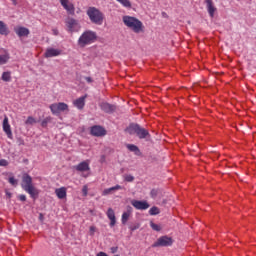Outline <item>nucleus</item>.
I'll return each instance as SVG.
<instances>
[{"mask_svg":"<svg viewBox=\"0 0 256 256\" xmlns=\"http://www.w3.org/2000/svg\"><path fill=\"white\" fill-rule=\"evenodd\" d=\"M87 15L92 23L95 25H103V13L95 7H90L87 10Z\"/></svg>","mask_w":256,"mask_h":256,"instance_id":"39448f33","label":"nucleus"},{"mask_svg":"<svg viewBox=\"0 0 256 256\" xmlns=\"http://www.w3.org/2000/svg\"><path fill=\"white\" fill-rule=\"evenodd\" d=\"M49 108L53 115H60L61 113H64V111H69V105L64 102L53 103Z\"/></svg>","mask_w":256,"mask_h":256,"instance_id":"0eeeda50","label":"nucleus"},{"mask_svg":"<svg viewBox=\"0 0 256 256\" xmlns=\"http://www.w3.org/2000/svg\"><path fill=\"white\" fill-rule=\"evenodd\" d=\"M111 253L115 254L117 251H119V247H112L110 248Z\"/></svg>","mask_w":256,"mask_h":256,"instance_id":"e433bc0d","label":"nucleus"},{"mask_svg":"<svg viewBox=\"0 0 256 256\" xmlns=\"http://www.w3.org/2000/svg\"><path fill=\"white\" fill-rule=\"evenodd\" d=\"M60 4L69 15H75V5H73L69 0H60Z\"/></svg>","mask_w":256,"mask_h":256,"instance_id":"1a4fd4ad","label":"nucleus"},{"mask_svg":"<svg viewBox=\"0 0 256 256\" xmlns=\"http://www.w3.org/2000/svg\"><path fill=\"white\" fill-rule=\"evenodd\" d=\"M119 189H123V187H121V185H116L114 187L104 189V191L102 192V195L104 196L111 195L114 191H119Z\"/></svg>","mask_w":256,"mask_h":256,"instance_id":"5701e85b","label":"nucleus"},{"mask_svg":"<svg viewBox=\"0 0 256 256\" xmlns=\"http://www.w3.org/2000/svg\"><path fill=\"white\" fill-rule=\"evenodd\" d=\"M54 31V35H59V31L57 30H53Z\"/></svg>","mask_w":256,"mask_h":256,"instance_id":"37998d69","label":"nucleus"},{"mask_svg":"<svg viewBox=\"0 0 256 256\" xmlns=\"http://www.w3.org/2000/svg\"><path fill=\"white\" fill-rule=\"evenodd\" d=\"M131 205L140 211L149 209V203H147V201L132 200Z\"/></svg>","mask_w":256,"mask_h":256,"instance_id":"9b49d317","label":"nucleus"},{"mask_svg":"<svg viewBox=\"0 0 256 256\" xmlns=\"http://www.w3.org/2000/svg\"><path fill=\"white\" fill-rule=\"evenodd\" d=\"M171 245H173V239L168 236H162L153 244V247H171Z\"/></svg>","mask_w":256,"mask_h":256,"instance_id":"6e6552de","label":"nucleus"},{"mask_svg":"<svg viewBox=\"0 0 256 256\" xmlns=\"http://www.w3.org/2000/svg\"><path fill=\"white\" fill-rule=\"evenodd\" d=\"M88 193H89V187H87V185H84L82 188L83 197H87Z\"/></svg>","mask_w":256,"mask_h":256,"instance_id":"f704fd0d","label":"nucleus"},{"mask_svg":"<svg viewBox=\"0 0 256 256\" xmlns=\"http://www.w3.org/2000/svg\"><path fill=\"white\" fill-rule=\"evenodd\" d=\"M0 35H9V28L3 21H0Z\"/></svg>","mask_w":256,"mask_h":256,"instance_id":"393cba45","label":"nucleus"},{"mask_svg":"<svg viewBox=\"0 0 256 256\" xmlns=\"http://www.w3.org/2000/svg\"><path fill=\"white\" fill-rule=\"evenodd\" d=\"M117 1H118V3H121V5H123V7H127V8L131 7V1H129V0H117Z\"/></svg>","mask_w":256,"mask_h":256,"instance_id":"c756f323","label":"nucleus"},{"mask_svg":"<svg viewBox=\"0 0 256 256\" xmlns=\"http://www.w3.org/2000/svg\"><path fill=\"white\" fill-rule=\"evenodd\" d=\"M107 217L110 219V227H115V223H117L115 218V211L112 208H109L107 211Z\"/></svg>","mask_w":256,"mask_h":256,"instance_id":"aec40b11","label":"nucleus"},{"mask_svg":"<svg viewBox=\"0 0 256 256\" xmlns=\"http://www.w3.org/2000/svg\"><path fill=\"white\" fill-rule=\"evenodd\" d=\"M13 5H17V0H11Z\"/></svg>","mask_w":256,"mask_h":256,"instance_id":"79ce46f5","label":"nucleus"},{"mask_svg":"<svg viewBox=\"0 0 256 256\" xmlns=\"http://www.w3.org/2000/svg\"><path fill=\"white\" fill-rule=\"evenodd\" d=\"M58 199H65L67 197V188L61 187L55 190Z\"/></svg>","mask_w":256,"mask_h":256,"instance_id":"412c9836","label":"nucleus"},{"mask_svg":"<svg viewBox=\"0 0 256 256\" xmlns=\"http://www.w3.org/2000/svg\"><path fill=\"white\" fill-rule=\"evenodd\" d=\"M85 81H87V83H93V78L85 77Z\"/></svg>","mask_w":256,"mask_h":256,"instance_id":"58836bf2","label":"nucleus"},{"mask_svg":"<svg viewBox=\"0 0 256 256\" xmlns=\"http://www.w3.org/2000/svg\"><path fill=\"white\" fill-rule=\"evenodd\" d=\"M95 233V226L90 227V235H94Z\"/></svg>","mask_w":256,"mask_h":256,"instance_id":"ea45409f","label":"nucleus"},{"mask_svg":"<svg viewBox=\"0 0 256 256\" xmlns=\"http://www.w3.org/2000/svg\"><path fill=\"white\" fill-rule=\"evenodd\" d=\"M124 180L127 181V183H133V181H135V177H133V175H125Z\"/></svg>","mask_w":256,"mask_h":256,"instance_id":"2f4dec72","label":"nucleus"},{"mask_svg":"<svg viewBox=\"0 0 256 256\" xmlns=\"http://www.w3.org/2000/svg\"><path fill=\"white\" fill-rule=\"evenodd\" d=\"M133 213V208L131 206H127V211L122 214V224L125 225L129 221V217H131Z\"/></svg>","mask_w":256,"mask_h":256,"instance_id":"f3484780","label":"nucleus"},{"mask_svg":"<svg viewBox=\"0 0 256 256\" xmlns=\"http://www.w3.org/2000/svg\"><path fill=\"white\" fill-rule=\"evenodd\" d=\"M83 177H87V175H83Z\"/></svg>","mask_w":256,"mask_h":256,"instance_id":"a18cd8bd","label":"nucleus"},{"mask_svg":"<svg viewBox=\"0 0 256 256\" xmlns=\"http://www.w3.org/2000/svg\"><path fill=\"white\" fill-rule=\"evenodd\" d=\"M99 107L104 111V113H113V111L116 109L115 105L109 104L107 102L100 103Z\"/></svg>","mask_w":256,"mask_h":256,"instance_id":"4468645a","label":"nucleus"},{"mask_svg":"<svg viewBox=\"0 0 256 256\" xmlns=\"http://www.w3.org/2000/svg\"><path fill=\"white\" fill-rule=\"evenodd\" d=\"M40 219H43V214H40Z\"/></svg>","mask_w":256,"mask_h":256,"instance_id":"c03bdc74","label":"nucleus"},{"mask_svg":"<svg viewBox=\"0 0 256 256\" xmlns=\"http://www.w3.org/2000/svg\"><path fill=\"white\" fill-rule=\"evenodd\" d=\"M9 61V54L0 55V65H5Z\"/></svg>","mask_w":256,"mask_h":256,"instance_id":"bb28decb","label":"nucleus"},{"mask_svg":"<svg viewBox=\"0 0 256 256\" xmlns=\"http://www.w3.org/2000/svg\"><path fill=\"white\" fill-rule=\"evenodd\" d=\"M159 213H161V211H160L159 208H157L156 206H153V207L149 210V214H150V215H159Z\"/></svg>","mask_w":256,"mask_h":256,"instance_id":"cd10ccee","label":"nucleus"},{"mask_svg":"<svg viewBox=\"0 0 256 256\" xmlns=\"http://www.w3.org/2000/svg\"><path fill=\"white\" fill-rule=\"evenodd\" d=\"M8 181H9V183H10V185H13V187H17V185H18V181H17V179H15V177H10L9 179H8Z\"/></svg>","mask_w":256,"mask_h":256,"instance_id":"473e14b6","label":"nucleus"},{"mask_svg":"<svg viewBox=\"0 0 256 256\" xmlns=\"http://www.w3.org/2000/svg\"><path fill=\"white\" fill-rule=\"evenodd\" d=\"M115 256H119V255H115Z\"/></svg>","mask_w":256,"mask_h":256,"instance_id":"49530a36","label":"nucleus"},{"mask_svg":"<svg viewBox=\"0 0 256 256\" xmlns=\"http://www.w3.org/2000/svg\"><path fill=\"white\" fill-rule=\"evenodd\" d=\"M15 33L16 35H18V37H27L30 31L28 28L18 27V28H15Z\"/></svg>","mask_w":256,"mask_h":256,"instance_id":"6ab92c4d","label":"nucleus"},{"mask_svg":"<svg viewBox=\"0 0 256 256\" xmlns=\"http://www.w3.org/2000/svg\"><path fill=\"white\" fill-rule=\"evenodd\" d=\"M35 123H37V120H35V118H33L32 116H29L25 121L26 125H35Z\"/></svg>","mask_w":256,"mask_h":256,"instance_id":"c85d7f7f","label":"nucleus"},{"mask_svg":"<svg viewBox=\"0 0 256 256\" xmlns=\"http://www.w3.org/2000/svg\"><path fill=\"white\" fill-rule=\"evenodd\" d=\"M21 187L32 198H35L37 197V195H39V190L37 189V187H35V184L33 183V177H31V175L27 173L22 175Z\"/></svg>","mask_w":256,"mask_h":256,"instance_id":"f03ea898","label":"nucleus"},{"mask_svg":"<svg viewBox=\"0 0 256 256\" xmlns=\"http://www.w3.org/2000/svg\"><path fill=\"white\" fill-rule=\"evenodd\" d=\"M125 131L129 135H136L139 139H147L149 137V131L139 124H130Z\"/></svg>","mask_w":256,"mask_h":256,"instance_id":"20e7f679","label":"nucleus"},{"mask_svg":"<svg viewBox=\"0 0 256 256\" xmlns=\"http://www.w3.org/2000/svg\"><path fill=\"white\" fill-rule=\"evenodd\" d=\"M59 55H61V50L55 48H47L44 53V57H46L47 59L51 57H59Z\"/></svg>","mask_w":256,"mask_h":256,"instance_id":"ddd939ff","label":"nucleus"},{"mask_svg":"<svg viewBox=\"0 0 256 256\" xmlns=\"http://www.w3.org/2000/svg\"><path fill=\"white\" fill-rule=\"evenodd\" d=\"M51 123V117H46L42 123H41V126L42 127H47V124Z\"/></svg>","mask_w":256,"mask_h":256,"instance_id":"72a5a7b5","label":"nucleus"},{"mask_svg":"<svg viewBox=\"0 0 256 256\" xmlns=\"http://www.w3.org/2000/svg\"><path fill=\"white\" fill-rule=\"evenodd\" d=\"M91 135L94 137H103L104 135H107V131L101 126H93L91 128Z\"/></svg>","mask_w":256,"mask_h":256,"instance_id":"f8f14e48","label":"nucleus"},{"mask_svg":"<svg viewBox=\"0 0 256 256\" xmlns=\"http://www.w3.org/2000/svg\"><path fill=\"white\" fill-rule=\"evenodd\" d=\"M3 131L6 133L8 139H13V132L11 131V125L9 124V118L4 117L3 120Z\"/></svg>","mask_w":256,"mask_h":256,"instance_id":"9d476101","label":"nucleus"},{"mask_svg":"<svg viewBox=\"0 0 256 256\" xmlns=\"http://www.w3.org/2000/svg\"><path fill=\"white\" fill-rule=\"evenodd\" d=\"M8 162L5 159L0 160V167H7Z\"/></svg>","mask_w":256,"mask_h":256,"instance_id":"c9c22d12","label":"nucleus"},{"mask_svg":"<svg viewBox=\"0 0 256 256\" xmlns=\"http://www.w3.org/2000/svg\"><path fill=\"white\" fill-rule=\"evenodd\" d=\"M1 79L6 82L11 81V72H3Z\"/></svg>","mask_w":256,"mask_h":256,"instance_id":"a878e982","label":"nucleus"},{"mask_svg":"<svg viewBox=\"0 0 256 256\" xmlns=\"http://www.w3.org/2000/svg\"><path fill=\"white\" fill-rule=\"evenodd\" d=\"M74 169L76 171H79L80 173H85V171H89V163L87 161H83L80 164L74 166Z\"/></svg>","mask_w":256,"mask_h":256,"instance_id":"dca6fc26","label":"nucleus"},{"mask_svg":"<svg viewBox=\"0 0 256 256\" xmlns=\"http://www.w3.org/2000/svg\"><path fill=\"white\" fill-rule=\"evenodd\" d=\"M19 200H20V201H27V196H25V195H20V196H19Z\"/></svg>","mask_w":256,"mask_h":256,"instance_id":"4c0bfd02","label":"nucleus"},{"mask_svg":"<svg viewBox=\"0 0 256 256\" xmlns=\"http://www.w3.org/2000/svg\"><path fill=\"white\" fill-rule=\"evenodd\" d=\"M150 227L153 231H161V225L155 224L154 222H150Z\"/></svg>","mask_w":256,"mask_h":256,"instance_id":"7c9ffc66","label":"nucleus"},{"mask_svg":"<svg viewBox=\"0 0 256 256\" xmlns=\"http://www.w3.org/2000/svg\"><path fill=\"white\" fill-rule=\"evenodd\" d=\"M205 3L210 17H214L217 8H215V6L213 5V0H205Z\"/></svg>","mask_w":256,"mask_h":256,"instance_id":"2eb2a0df","label":"nucleus"},{"mask_svg":"<svg viewBox=\"0 0 256 256\" xmlns=\"http://www.w3.org/2000/svg\"><path fill=\"white\" fill-rule=\"evenodd\" d=\"M136 229H139V226H134L131 228V231H135Z\"/></svg>","mask_w":256,"mask_h":256,"instance_id":"a19ab883","label":"nucleus"},{"mask_svg":"<svg viewBox=\"0 0 256 256\" xmlns=\"http://www.w3.org/2000/svg\"><path fill=\"white\" fill-rule=\"evenodd\" d=\"M127 149L130 150L132 153H134L135 155L139 156L141 155V150H139V147H137L134 144H127Z\"/></svg>","mask_w":256,"mask_h":256,"instance_id":"b1692460","label":"nucleus"},{"mask_svg":"<svg viewBox=\"0 0 256 256\" xmlns=\"http://www.w3.org/2000/svg\"><path fill=\"white\" fill-rule=\"evenodd\" d=\"M97 41V32L92 30L84 31L78 39V46L81 48L87 47V45H91Z\"/></svg>","mask_w":256,"mask_h":256,"instance_id":"7ed1b4c3","label":"nucleus"},{"mask_svg":"<svg viewBox=\"0 0 256 256\" xmlns=\"http://www.w3.org/2000/svg\"><path fill=\"white\" fill-rule=\"evenodd\" d=\"M65 25L68 33H79V31H81V23L73 17L66 18Z\"/></svg>","mask_w":256,"mask_h":256,"instance_id":"423d86ee","label":"nucleus"},{"mask_svg":"<svg viewBox=\"0 0 256 256\" xmlns=\"http://www.w3.org/2000/svg\"><path fill=\"white\" fill-rule=\"evenodd\" d=\"M122 21L128 29L133 31V33H144L145 32V26L143 25V22L141 20L137 19L133 16H123Z\"/></svg>","mask_w":256,"mask_h":256,"instance_id":"f257e3e1","label":"nucleus"},{"mask_svg":"<svg viewBox=\"0 0 256 256\" xmlns=\"http://www.w3.org/2000/svg\"><path fill=\"white\" fill-rule=\"evenodd\" d=\"M152 199H161L163 197V190L161 189H152L150 192Z\"/></svg>","mask_w":256,"mask_h":256,"instance_id":"4be33fe9","label":"nucleus"},{"mask_svg":"<svg viewBox=\"0 0 256 256\" xmlns=\"http://www.w3.org/2000/svg\"><path fill=\"white\" fill-rule=\"evenodd\" d=\"M85 99H87V96H81L80 98L73 101L74 107L77 109H83L85 107Z\"/></svg>","mask_w":256,"mask_h":256,"instance_id":"a211bd4d","label":"nucleus"}]
</instances>
